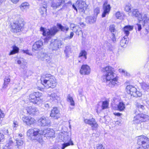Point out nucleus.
<instances>
[{"label": "nucleus", "mask_w": 149, "mask_h": 149, "mask_svg": "<svg viewBox=\"0 0 149 149\" xmlns=\"http://www.w3.org/2000/svg\"><path fill=\"white\" fill-rule=\"evenodd\" d=\"M54 134V131L52 129L49 128L43 131L36 128H31L29 129L26 132L27 136L29 139L36 140L41 144L43 143L42 135H44L47 137H52L53 136Z\"/></svg>", "instance_id": "1"}, {"label": "nucleus", "mask_w": 149, "mask_h": 149, "mask_svg": "<svg viewBox=\"0 0 149 149\" xmlns=\"http://www.w3.org/2000/svg\"><path fill=\"white\" fill-rule=\"evenodd\" d=\"M40 80L42 84L46 88H54L56 85L55 78L50 74L42 76Z\"/></svg>", "instance_id": "2"}, {"label": "nucleus", "mask_w": 149, "mask_h": 149, "mask_svg": "<svg viewBox=\"0 0 149 149\" xmlns=\"http://www.w3.org/2000/svg\"><path fill=\"white\" fill-rule=\"evenodd\" d=\"M40 31L42 32V34L46 37L44 38V40L45 43L47 42L48 40L51 38L52 36L54 35L58 31V28L56 26H54L50 29H47L42 27L40 28Z\"/></svg>", "instance_id": "3"}, {"label": "nucleus", "mask_w": 149, "mask_h": 149, "mask_svg": "<svg viewBox=\"0 0 149 149\" xmlns=\"http://www.w3.org/2000/svg\"><path fill=\"white\" fill-rule=\"evenodd\" d=\"M137 143L139 146L135 149H148L149 148V139L144 135L136 137Z\"/></svg>", "instance_id": "4"}, {"label": "nucleus", "mask_w": 149, "mask_h": 149, "mask_svg": "<svg viewBox=\"0 0 149 149\" xmlns=\"http://www.w3.org/2000/svg\"><path fill=\"white\" fill-rule=\"evenodd\" d=\"M42 94L40 93L34 92L29 95V100L30 102H32L33 104L40 105L42 101Z\"/></svg>", "instance_id": "5"}, {"label": "nucleus", "mask_w": 149, "mask_h": 149, "mask_svg": "<svg viewBox=\"0 0 149 149\" xmlns=\"http://www.w3.org/2000/svg\"><path fill=\"white\" fill-rule=\"evenodd\" d=\"M104 69L106 72L105 75H103L102 79L103 81H109L111 78L114 77L116 74L114 73V69L110 66H107Z\"/></svg>", "instance_id": "6"}, {"label": "nucleus", "mask_w": 149, "mask_h": 149, "mask_svg": "<svg viewBox=\"0 0 149 149\" xmlns=\"http://www.w3.org/2000/svg\"><path fill=\"white\" fill-rule=\"evenodd\" d=\"M132 15L133 17H137L138 20L139 21V23H141L142 21H143V25H146V22L149 21L148 19L147 15L144 13L141 14L136 9H134L132 10Z\"/></svg>", "instance_id": "7"}, {"label": "nucleus", "mask_w": 149, "mask_h": 149, "mask_svg": "<svg viewBox=\"0 0 149 149\" xmlns=\"http://www.w3.org/2000/svg\"><path fill=\"white\" fill-rule=\"evenodd\" d=\"M63 43L59 40H52L51 41L49 48L52 51H56L61 48Z\"/></svg>", "instance_id": "8"}, {"label": "nucleus", "mask_w": 149, "mask_h": 149, "mask_svg": "<svg viewBox=\"0 0 149 149\" xmlns=\"http://www.w3.org/2000/svg\"><path fill=\"white\" fill-rule=\"evenodd\" d=\"M23 24L21 22L16 21L11 25V31L13 32H19L21 31Z\"/></svg>", "instance_id": "9"}, {"label": "nucleus", "mask_w": 149, "mask_h": 149, "mask_svg": "<svg viewBox=\"0 0 149 149\" xmlns=\"http://www.w3.org/2000/svg\"><path fill=\"white\" fill-rule=\"evenodd\" d=\"M76 5L80 12L84 13L86 7L85 1L82 0H78L76 2Z\"/></svg>", "instance_id": "10"}, {"label": "nucleus", "mask_w": 149, "mask_h": 149, "mask_svg": "<svg viewBox=\"0 0 149 149\" xmlns=\"http://www.w3.org/2000/svg\"><path fill=\"white\" fill-rule=\"evenodd\" d=\"M38 124L42 126H49L50 125L51 121L47 118L42 116L38 120Z\"/></svg>", "instance_id": "11"}, {"label": "nucleus", "mask_w": 149, "mask_h": 149, "mask_svg": "<svg viewBox=\"0 0 149 149\" xmlns=\"http://www.w3.org/2000/svg\"><path fill=\"white\" fill-rule=\"evenodd\" d=\"M22 119L24 123L29 126L33 125L35 123L34 118L30 116H24L22 117Z\"/></svg>", "instance_id": "12"}, {"label": "nucleus", "mask_w": 149, "mask_h": 149, "mask_svg": "<svg viewBox=\"0 0 149 149\" xmlns=\"http://www.w3.org/2000/svg\"><path fill=\"white\" fill-rule=\"evenodd\" d=\"M84 122L86 124L90 125L93 130L96 129L98 127L95 119L93 118L89 119H84Z\"/></svg>", "instance_id": "13"}, {"label": "nucleus", "mask_w": 149, "mask_h": 149, "mask_svg": "<svg viewBox=\"0 0 149 149\" xmlns=\"http://www.w3.org/2000/svg\"><path fill=\"white\" fill-rule=\"evenodd\" d=\"M38 58L39 60L46 62L49 63L50 62L51 58L48 54L42 53H39L38 56Z\"/></svg>", "instance_id": "14"}, {"label": "nucleus", "mask_w": 149, "mask_h": 149, "mask_svg": "<svg viewBox=\"0 0 149 149\" xmlns=\"http://www.w3.org/2000/svg\"><path fill=\"white\" fill-rule=\"evenodd\" d=\"M43 42L41 40L36 41L33 44L32 47V50L34 51L40 50L42 48Z\"/></svg>", "instance_id": "15"}, {"label": "nucleus", "mask_w": 149, "mask_h": 149, "mask_svg": "<svg viewBox=\"0 0 149 149\" xmlns=\"http://www.w3.org/2000/svg\"><path fill=\"white\" fill-rule=\"evenodd\" d=\"M111 7L109 4H108V1H105L103 5V12L102 14V17H104L106 15L109 14L110 11Z\"/></svg>", "instance_id": "16"}, {"label": "nucleus", "mask_w": 149, "mask_h": 149, "mask_svg": "<svg viewBox=\"0 0 149 149\" xmlns=\"http://www.w3.org/2000/svg\"><path fill=\"white\" fill-rule=\"evenodd\" d=\"M23 137L22 134H17L15 136V139L16 141V146L17 148L19 149L20 147L22 146L23 143V141L22 140V137Z\"/></svg>", "instance_id": "17"}, {"label": "nucleus", "mask_w": 149, "mask_h": 149, "mask_svg": "<svg viewBox=\"0 0 149 149\" xmlns=\"http://www.w3.org/2000/svg\"><path fill=\"white\" fill-rule=\"evenodd\" d=\"M50 116L54 119L57 120L60 117L59 110L57 107H54L51 110Z\"/></svg>", "instance_id": "18"}, {"label": "nucleus", "mask_w": 149, "mask_h": 149, "mask_svg": "<svg viewBox=\"0 0 149 149\" xmlns=\"http://www.w3.org/2000/svg\"><path fill=\"white\" fill-rule=\"evenodd\" d=\"M91 68L90 67L87 65H83L81 67L80 70V74L82 75H88L90 74Z\"/></svg>", "instance_id": "19"}, {"label": "nucleus", "mask_w": 149, "mask_h": 149, "mask_svg": "<svg viewBox=\"0 0 149 149\" xmlns=\"http://www.w3.org/2000/svg\"><path fill=\"white\" fill-rule=\"evenodd\" d=\"M126 89L127 93L130 94L131 96L134 97L136 95V93L138 90L134 87L131 85L127 86Z\"/></svg>", "instance_id": "20"}, {"label": "nucleus", "mask_w": 149, "mask_h": 149, "mask_svg": "<svg viewBox=\"0 0 149 149\" xmlns=\"http://www.w3.org/2000/svg\"><path fill=\"white\" fill-rule=\"evenodd\" d=\"M104 82H107V84L109 87H113L117 85L118 83V79L117 77L115 75L114 77L111 78L110 81H105Z\"/></svg>", "instance_id": "21"}, {"label": "nucleus", "mask_w": 149, "mask_h": 149, "mask_svg": "<svg viewBox=\"0 0 149 149\" xmlns=\"http://www.w3.org/2000/svg\"><path fill=\"white\" fill-rule=\"evenodd\" d=\"M48 97L49 99V101L51 102H57L59 99V97L55 93H52L51 94L48 95Z\"/></svg>", "instance_id": "22"}, {"label": "nucleus", "mask_w": 149, "mask_h": 149, "mask_svg": "<svg viewBox=\"0 0 149 149\" xmlns=\"http://www.w3.org/2000/svg\"><path fill=\"white\" fill-rule=\"evenodd\" d=\"M87 53L85 50L81 51L78 57L79 61V62L81 61H84L87 59Z\"/></svg>", "instance_id": "23"}, {"label": "nucleus", "mask_w": 149, "mask_h": 149, "mask_svg": "<svg viewBox=\"0 0 149 149\" xmlns=\"http://www.w3.org/2000/svg\"><path fill=\"white\" fill-rule=\"evenodd\" d=\"M26 110L30 114L35 115L38 113V110L36 107H29L26 108Z\"/></svg>", "instance_id": "24"}, {"label": "nucleus", "mask_w": 149, "mask_h": 149, "mask_svg": "<svg viewBox=\"0 0 149 149\" xmlns=\"http://www.w3.org/2000/svg\"><path fill=\"white\" fill-rule=\"evenodd\" d=\"M64 2V0H53L52 7L54 9H56Z\"/></svg>", "instance_id": "25"}, {"label": "nucleus", "mask_w": 149, "mask_h": 149, "mask_svg": "<svg viewBox=\"0 0 149 149\" xmlns=\"http://www.w3.org/2000/svg\"><path fill=\"white\" fill-rule=\"evenodd\" d=\"M133 29V26L129 25H127L124 26L123 28V31L125 35V36L127 37L130 33V31H132Z\"/></svg>", "instance_id": "26"}, {"label": "nucleus", "mask_w": 149, "mask_h": 149, "mask_svg": "<svg viewBox=\"0 0 149 149\" xmlns=\"http://www.w3.org/2000/svg\"><path fill=\"white\" fill-rule=\"evenodd\" d=\"M141 122H145L149 120V116L146 114L140 113L138 114Z\"/></svg>", "instance_id": "27"}, {"label": "nucleus", "mask_w": 149, "mask_h": 149, "mask_svg": "<svg viewBox=\"0 0 149 149\" xmlns=\"http://www.w3.org/2000/svg\"><path fill=\"white\" fill-rule=\"evenodd\" d=\"M29 3L26 2L22 3L19 8L23 12L26 11L29 8Z\"/></svg>", "instance_id": "28"}, {"label": "nucleus", "mask_w": 149, "mask_h": 149, "mask_svg": "<svg viewBox=\"0 0 149 149\" xmlns=\"http://www.w3.org/2000/svg\"><path fill=\"white\" fill-rule=\"evenodd\" d=\"M141 88L144 92L149 91V85L148 83L143 82L141 84Z\"/></svg>", "instance_id": "29"}, {"label": "nucleus", "mask_w": 149, "mask_h": 149, "mask_svg": "<svg viewBox=\"0 0 149 149\" xmlns=\"http://www.w3.org/2000/svg\"><path fill=\"white\" fill-rule=\"evenodd\" d=\"M96 18L95 17L89 16L86 18V21L90 24H93L96 21Z\"/></svg>", "instance_id": "30"}, {"label": "nucleus", "mask_w": 149, "mask_h": 149, "mask_svg": "<svg viewBox=\"0 0 149 149\" xmlns=\"http://www.w3.org/2000/svg\"><path fill=\"white\" fill-rule=\"evenodd\" d=\"M10 77L9 76H7L5 77V78L4 84L2 86L3 88H6L8 87V85L10 81Z\"/></svg>", "instance_id": "31"}, {"label": "nucleus", "mask_w": 149, "mask_h": 149, "mask_svg": "<svg viewBox=\"0 0 149 149\" xmlns=\"http://www.w3.org/2000/svg\"><path fill=\"white\" fill-rule=\"evenodd\" d=\"M13 50L10 51L9 54V55H11L18 52L19 49L15 45H14L12 47Z\"/></svg>", "instance_id": "32"}, {"label": "nucleus", "mask_w": 149, "mask_h": 149, "mask_svg": "<svg viewBox=\"0 0 149 149\" xmlns=\"http://www.w3.org/2000/svg\"><path fill=\"white\" fill-rule=\"evenodd\" d=\"M138 114L136 115L133 118V120L132 121L133 123L134 124H138L141 123L140 119V118Z\"/></svg>", "instance_id": "33"}, {"label": "nucleus", "mask_w": 149, "mask_h": 149, "mask_svg": "<svg viewBox=\"0 0 149 149\" xmlns=\"http://www.w3.org/2000/svg\"><path fill=\"white\" fill-rule=\"evenodd\" d=\"M17 63L18 64L20 65L21 66H25L27 63L25 61V60L23 58H20L17 60Z\"/></svg>", "instance_id": "34"}, {"label": "nucleus", "mask_w": 149, "mask_h": 149, "mask_svg": "<svg viewBox=\"0 0 149 149\" xmlns=\"http://www.w3.org/2000/svg\"><path fill=\"white\" fill-rule=\"evenodd\" d=\"M57 25L59 29H60L61 31L63 32H66L69 29V27L67 26H63L60 24H57Z\"/></svg>", "instance_id": "35"}, {"label": "nucleus", "mask_w": 149, "mask_h": 149, "mask_svg": "<svg viewBox=\"0 0 149 149\" xmlns=\"http://www.w3.org/2000/svg\"><path fill=\"white\" fill-rule=\"evenodd\" d=\"M73 145V143L72 142L69 143H64L62 145V149H64V148L66 147L70 146V145ZM52 149H59V148L56 146H54Z\"/></svg>", "instance_id": "36"}, {"label": "nucleus", "mask_w": 149, "mask_h": 149, "mask_svg": "<svg viewBox=\"0 0 149 149\" xmlns=\"http://www.w3.org/2000/svg\"><path fill=\"white\" fill-rule=\"evenodd\" d=\"M109 30L111 33L112 35L115 34L116 31L115 29V26L114 24H112L110 25L109 28Z\"/></svg>", "instance_id": "37"}, {"label": "nucleus", "mask_w": 149, "mask_h": 149, "mask_svg": "<svg viewBox=\"0 0 149 149\" xmlns=\"http://www.w3.org/2000/svg\"><path fill=\"white\" fill-rule=\"evenodd\" d=\"M127 37L126 36L123 37L120 41V44L121 46H124L126 43L127 42Z\"/></svg>", "instance_id": "38"}, {"label": "nucleus", "mask_w": 149, "mask_h": 149, "mask_svg": "<svg viewBox=\"0 0 149 149\" xmlns=\"http://www.w3.org/2000/svg\"><path fill=\"white\" fill-rule=\"evenodd\" d=\"M13 142L12 139L10 138L9 139V140L7 141V143L6 146L4 147H6L7 149H9L10 148V149L11 148V146L13 144Z\"/></svg>", "instance_id": "39"}, {"label": "nucleus", "mask_w": 149, "mask_h": 149, "mask_svg": "<svg viewBox=\"0 0 149 149\" xmlns=\"http://www.w3.org/2000/svg\"><path fill=\"white\" fill-rule=\"evenodd\" d=\"M118 108L119 111H122L125 108V105L123 102H120L118 105Z\"/></svg>", "instance_id": "40"}, {"label": "nucleus", "mask_w": 149, "mask_h": 149, "mask_svg": "<svg viewBox=\"0 0 149 149\" xmlns=\"http://www.w3.org/2000/svg\"><path fill=\"white\" fill-rule=\"evenodd\" d=\"M68 101L70 103V104L71 106H74L75 105L74 101L72 97L70 95H68L67 97Z\"/></svg>", "instance_id": "41"}, {"label": "nucleus", "mask_w": 149, "mask_h": 149, "mask_svg": "<svg viewBox=\"0 0 149 149\" xmlns=\"http://www.w3.org/2000/svg\"><path fill=\"white\" fill-rule=\"evenodd\" d=\"M70 27L71 28L73 29V31L74 32L77 31L78 28H79V26L75 25L74 24H70Z\"/></svg>", "instance_id": "42"}, {"label": "nucleus", "mask_w": 149, "mask_h": 149, "mask_svg": "<svg viewBox=\"0 0 149 149\" xmlns=\"http://www.w3.org/2000/svg\"><path fill=\"white\" fill-rule=\"evenodd\" d=\"M137 108L140 109L141 111H143L145 109V107L143 105L141 104L140 103L136 102L135 104Z\"/></svg>", "instance_id": "43"}, {"label": "nucleus", "mask_w": 149, "mask_h": 149, "mask_svg": "<svg viewBox=\"0 0 149 149\" xmlns=\"http://www.w3.org/2000/svg\"><path fill=\"white\" fill-rule=\"evenodd\" d=\"M109 102L107 101H105L103 102L102 104V109H104L107 108Z\"/></svg>", "instance_id": "44"}, {"label": "nucleus", "mask_w": 149, "mask_h": 149, "mask_svg": "<svg viewBox=\"0 0 149 149\" xmlns=\"http://www.w3.org/2000/svg\"><path fill=\"white\" fill-rule=\"evenodd\" d=\"M131 6L130 4L128 3L126 4L124 8V9L127 12H130L131 11Z\"/></svg>", "instance_id": "45"}, {"label": "nucleus", "mask_w": 149, "mask_h": 149, "mask_svg": "<svg viewBox=\"0 0 149 149\" xmlns=\"http://www.w3.org/2000/svg\"><path fill=\"white\" fill-rule=\"evenodd\" d=\"M143 23V21H142L141 23V24ZM140 23L139 24H137L135 26V29L136 30H138V31H140L141 29V24H140Z\"/></svg>", "instance_id": "46"}, {"label": "nucleus", "mask_w": 149, "mask_h": 149, "mask_svg": "<svg viewBox=\"0 0 149 149\" xmlns=\"http://www.w3.org/2000/svg\"><path fill=\"white\" fill-rule=\"evenodd\" d=\"M70 47L69 46H67L66 47L65 49L64 50V52L65 53L66 56H67L68 54V53L70 51Z\"/></svg>", "instance_id": "47"}, {"label": "nucleus", "mask_w": 149, "mask_h": 149, "mask_svg": "<svg viewBox=\"0 0 149 149\" xmlns=\"http://www.w3.org/2000/svg\"><path fill=\"white\" fill-rule=\"evenodd\" d=\"M148 19L149 20V18L148 17ZM143 23H142L143 26H146V29L147 31H149V21L146 22V24L145 25H143Z\"/></svg>", "instance_id": "48"}, {"label": "nucleus", "mask_w": 149, "mask_h": 149, "mask_svg": "<svg viewBox=\"0 0 149 149\" xmlns=\"http://www.w3.org/2000/svg\"><path fill=\"white\" fill-rule=\"evenodd\" d=\"M121 73H122V74L124 76H127V73L126 71H125L124 70L122 69H120L118 70Z\"/></svg>", "instance_id": "49"}, {"label": "nucleus", "mask_w": 149, "mask_h": 149, "mask_svg": "<svg viewBox=\"0 0 149 149\" xmlns=\"http://www.w3.org/2000/svg\"><path fill=\"white\" fill-rule=\"evenodd\" d=\"M18 126V124L17 122L15 121L13 122V126L14 130H15L16 129V128H17Z\"/></svg>", "instance_id": "50"}, {"label": "nucleus", "mask_w": 149, "mask_h": 149, "mask_svg": "<svg viewBox=\"0 0 149 149\" xmlns=\"http://www.w3.org/2000/svg\"><path fill=\"white\" fill-rule=\"evenodd\" d=\"M121 14L119 12H116L115 14V15L116 17L118 19L121 18V17L122 16Z\"/></svg>", "instance_id": "51"}, {"label": "nucleus", "mask_w": 149, "mask_h": 149, "mask_svg": "<svg viewBox=\"0 0 149 149\" xmlns=\"http://www.w3.org/2000/svg\"><path fill=\"white\" fill-rule=\"evenodd\" d=\"M136 95L134 96L135 97H140L142 96V93L141 92L137 90L136 93Z\"/></svg>", "instance_id": "52"}, {"label": "nucleus", "mask_w": 149, "mask_h": 149, "mask_svg": "<svg viewBox=\"0 0 149 149\" xmlns=\"http://www.w3.org/2000/svg\"><path fill=\"white\" fill-rule=\"evenodd\" d=\"M100 8H99L97 7L95 8L94 10V12L95 13V14L97 15L98 13H100Z\"/></svg>", "instance_id": "53"}, {"label": "nucleus", "mask_w": 149, "mask_h": 149, "mask_svg": "<svg viewBox=\"0 0 149 149\" xmlns=\"http://www.w3.org/2000/svg\"><path fill=\"white\" fill-rule=\"evenodd\" d=\"M22 52L24 53H25L26 54L29 55H31L32 54L30 52L29 50H23L22 51Z\"/></svg>", "instance_id": "54"}, {"label": "nucleus", "mask_w": 149, "mask_h": 149, "mask_svg": "<svg viewBox=\"0 0 149 149\" xmlns=\"http://www.w3.org/2000/svg\"><path fill=\"white\" fill-rule=\"evenodd\" d=\"M47 8L46 6H43L41 8V10L42 11V13H43V14L45 12V13L46 11L47 10L46 9V8Z\"/></svg>", "instance_id": "55"}, {"label": "nucleus", "mask_w": 149, "mask_h": 149, "mask_svg": "<svg viewBox=\"0 0 149 149\" xmlns=\"http://www.w3.org/2000/svg\"><path fill=\"white\" fill-rule=\"evenodd\" d=\"M4 138V135L3 134L0 133V142H3Z\"/></svg>", "instance_id": "56"}, {"label": "nucleus", "mask_w": 149, "mask_h": 149, "mask_svg": "<svg viewBox=\"0 0 149 149\" xmlns=\"http://www.w3.org/2000/svg\"><path fill=\"white\" fill-rule=\"evenodd\" d=\"M50 104L49 103L46 102L44 104V106L46 109H48L50 106Z\"/></svg>", "instance_id": "57"}, {"label": "nucleus", "mask_w": 149, "mask_h": 149, "mask_svg": "<svg viewBox=\"0 0 149 149\" xmlns=\"http://www.w3.org/2000/svg\"><path fill=\"white\" fill-rule=\"evenodd\" d=\"M96 149H104V148L102 144H98L97 145Z\"/></svg>", "instance_id": "58"}, {"label": "nucleus", "mask_w": 149, "mask_h": 149, "mask_svg": "<svg viewBox=\"0 0 149 149\" xmlns=\"http://www.w3.org/2000/svg\"><path fill=\"white\" fill-rule=\"evenodd\" d=\"M5 116L4 113L3 111L0 109V118H3Z\"/></svg>", "instance_id": "59"}, {"label": "nucleus", "mask_w": 149, "mask_h": 149, "mask_svg": "<svg viewBox=\"0 0 149 149\" xmlns=\"http://www.w3.org/2000/svg\"><path fill=\"white\" fill-rule=\"evenodd\" d=\"M115 34H114V35H112V37L111 39H112V41L113 42H115L116 41V39L115 37Z\"/></svg>", "instance_id": "60"}, {"label": "nucleus", "mask_w": 149, "mask_h": 149, "mask_svg": "<svg viewBox=\"0 0 149 149\" xmlns=\"http://www.w3.org/2000/svg\"><path fill=\"white\" fill-rule=\"evenodd\" d=\"M79 95L80 96H81L83 95L82 90H81L80 91H79Z\"/></svg>", "instance_id": "61"}, {"label": "nucleus", "mask_w": 149, "mask_h": 149, "mask_svg": "<svg viewBox=\"0 0 149 149\" xmlns=\"http://www.w3.org/2000/svg\"><path fill=\"white\" fill-rule=\"evenodd\" d=\"M11 1L14 3H16L18 2L19 0H10Z\"/></svg>", "instance_id": "62"}, {"label": "nucleus", "mask_w": 149, "mask_h": 149, "mask_svg": "<svg viewBox=\"0 0 149 149\" xmlns=\"http://www.w3.org/2000/svg\"><path fill=\"white\" fill-rule=\"evenodd\" d=\"M74 35V34L72 32H71L70 33L69 38L70 39L72 38V37H73Z\"/></svg>", "instance_id": "63"}, {"label": "nucleus", "mask_w": 149, "mask_h": 149, "mask_svg": "<svg viewBox=\"0 0 149 149\" xmlns=\"http://www.w3.org/2000/svg\"><path fill=\"white\" fill-rule=\"evenodd\" d=\"M114 114L115 115L118 116H120L121 114L120 113H115Z\"/></svg>", "instance_id": "64"}]
</instances>
